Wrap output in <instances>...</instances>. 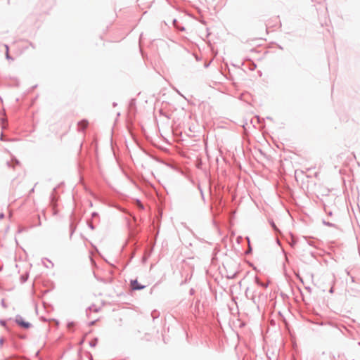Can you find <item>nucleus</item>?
I'll return each mask as SVG.
<instances>
[{
    "instance_id": "nucleus-1",
    "label": "nucleus",
    "mask_w": 360,
    "mask_h": 360,
    "mask_svg": "<svg viewBox=\"0 0 360 360\" xmlns=\"http://www.w3.org/2000/svg\"><path fill=\"white\" fill-rule=\"evenodd\" d=\"M15 321L18 324L25 328H29L30 326V324L28 322L24 321L22 316H17L15 317Z\"/></svg>"
},
{
    "instance_id": "nucleus-2",
    "label": "nucleus",
    "mask_w": 360,
    "mask_h": 360,
    "mask_svg": "<svg viewBox=\"0 0 360 360\" xmlns=\"http://www.w3.org/2000/svg\"><path fill=\"white\" fill-rule=\"evenodd\" d=\"M131 284L134 290H141L145 287L144 285H140L136 280L131 281Z\"/></svg>"
},
{
    "instance_id": "nucleus-3",
    "label": "nucleus",
    "mask_w": 360,
    "mask_h": 360,
    "mask_svg": "<svg viewBox=\"0 0 360 360\" xmlns=\"http://www.w3.org/2000/svg\"><path fill=\"white\" fill-rule=\"evenodd\" d=\"M6 58L8 59V58H10V56L8 55V46H6Z\"/></svg>"
},
{
    "instance_id": "nucleus-4",
    "label": "nucleus",
    "mask_w": 360,
    "mask_h": 360,
    "mask_svg": "<svg viewBox=\"0 0 360 360\" xmlns=\"http://www.w3.org/2000/svg\"><path fill=\"white\" fill-rule=\"evenodd\" d=\"M323 224L326 226H333V224L330 222H326V221H323Z\"/></svg>"
},
{
    "instance_id": "nucleus-5",
    "label": "nucleus",
    "mask_w": 360,
    "mask_h": 360,
    "mask_svg": "<svg viewBox=\"0 0 360 360\" xmlns=\"http://www.w3.org/2000/svg\"><path fill=\"white\" fill-rule=\"evenodd\" d=\"M79 124L82 125V127H85L86 125V122L83 121Z\"/></svg>"
},
{
    "instance_id": "nucleus-6",
    "label": "nucleus",
    "mask_w": 360,
    "mask_h": 360,
    "mask_svg": "<svg viewBox=\"0 0 360 360\" xmlns=\"http://www.w3.org/2000/svg\"><path fill=\"white\" fill-rule=\"evenodd\" d=\"M4 217V214L3 213L0 214V219H3Z\"/></svg>"
},
{
    "instance_id": "nucleus-7",
    "label": "nucleus",
    "mask_w": 360,
    "mask_h": 360,
    "mask_svg": "<svg viewBox=\"0 0 360 360\" xmlns=\"http://www.w3.org/2000/svg\"><path fill=\"white\" fill-rule=\"evenodd\" d=\"M272 226H273V227H274V229H276V227H275V224H272Z\"/></svg>"
}]
</instances>
